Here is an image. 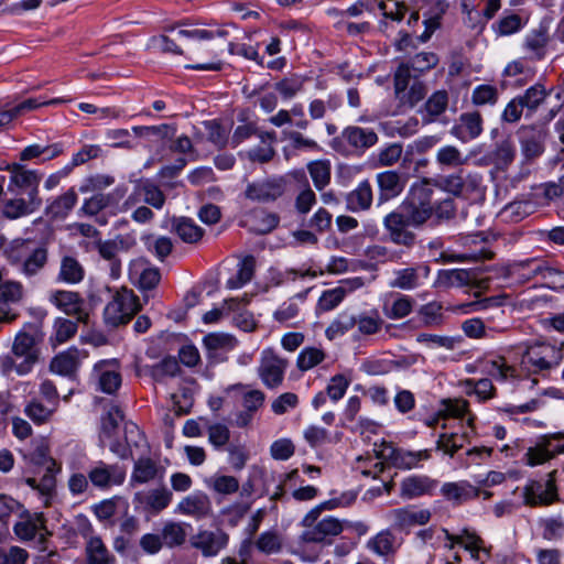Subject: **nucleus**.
I'll return each instance as SVG.
<instances>
[{"mask_svg":"<svg viewBox=\"0 0 564 564\" xmlns=\"http://www.w3.org/2000/svg\"><path fill=\"white\" fill-rule=\"evenodd\" d=\"M280 217L275 213H268L263 209H253L246 219L250 231L258 235H267L278 227Z\"/></svg>","mask_w":564,"mask_h":564,"instance_id":"obj_37","label":"nucleus"},{"mask_svg":"<svg viewBox=\"0 0 564 564\" xmlns=\"http://www.w3.org/2000/svg\"><path fill=\"white\" fill-rule=\"evenodd\" d=\"M378 140L379 137L375 129L351 124L345 127L340 134L334 137L329 145L343 156H361L376 145Z\"/></svg>","mask_w":564,"mask_h":564,"instance_id":"obj_5","label":"nucleus"},{"mask_svg":"<svg viewBox=\"0 0 564 564\" xmlns=\"http://www.w3.org/2000/svg\"><path fill=\"white\" fill-rule=\"evenodd\" d=\"M429 274L430 267L423 263L395 270L394 279L390 282V286L401 290H413L420 286L422 280L426 279Z\"/></svg>","mask_w":564,"mask_h":564,"instance_id":"obj_30","label":"nucleus"},{"mask_svg":"<svg viewBox=\"0 0 564 564\" xmlns=\"http://www.w3.org/2000/svg\"><path fill=\"white\" fill-rule=\"evenodd\" d=\"M431 511L427 509H417L415 506L393 509L389 518L393 527L398 530H408L415 525H424L431 520Z\"/></svg>","mask_w":564,"mask_h":564,"instance_id":"obj_19","label":"nucleus"},{"mask_svg":"<svg viewBox=\"0 0 564 564\" xmlns=\"http://www.w3.org/2000/svg\"><path fill=\"white\" fill-rule=\"evenodd\" d=\"M124 414L118 405H111L107 413L101 417L99 432V446H107V440H112L119 429V424L123 421Z\"/></svg>","mask_w":564,"mask_h":564,"instance_id":"obj_38","label":"nucleus"},{"mask_svg":"<svg viewBox=\"0 0 564 564\" xmlns=\"http://www.w3.org/2000/svg\"><path fill=\"white\" fill-rule=\"evenodd\" d=\"M549 36L546 30L540 28L527 35L524 47L533 54L536 59H542L546 53Z\"/></svg>","mask_w":564,"mask_h":564,"instance_id":"obj_55","label":"nucleus"},{"mask_svg":"<svg viewBox=\"0 0 564 564\" xmlns=\"http://www.w3.org/2000/svg\"><path fill=\"white\" fill-rule=\"evenodd\" d=\"M285 183L282 178L253 182L247 185L245 195L250 200L261 203L274 202L284 194Z\"/></svg>","mask_w":564,"mask_h":564,"instance_id":"obj_20","label":"nucleus"},{"mask_svg":"<svg viewBox=\"0 0 564 564\" xmlns=\"http://www.w3.org/2000/svg\"><path fill=\"white\" fill-rule=\"evenodd\" d=\"M252 135H258L262 143H267L268 141L273 142L275 139V132H261L258 130L254 123H245L238 126L234 134L231 137L230 143L232 148L238 147L245 140L251 138Z\"/></svg>","mask_w":564,"mask_h":564,"instance_id":"obj_43","label":"nucleus"},{"mask_svg":"<svg viewBox=\"0 0 564 564\" xmlns=\"http://www.w3.org/2000/svg\"><path fill=\"white\" fill-rule=\"evenodd\" d=\"M316 189H324L330 182V165L326 161H315L307 166Z\"/></svg>","mask_w":564,"mask_h":564,"instance_id":"obj_60","label":"nucleus"},{"mask_svg":"<svg viewBox=\"0 0 564 564\" xmlns=\"http://www.w3.org/2000/svg\"><path fill=\"white\" fill-rule=\"evenodd\" d=\"M325 359V352L315 347L304 348L297 356L296 366L301 371H307Z\"/></svg>","mask_w":564,"mask_h":564,"instance_id":"obj_62","label":"nucleus"},{"mask_svg":"<svg viewBox=\"0 0 564 564\" xmlns=\"http://www.w3.org/2000/svg\"><path fill=\"white\" fill-rule=\"evenodd\" d=\"M88 564H111L113 557L99 536L91 538L86 546Z\"/></svg>","mask_w":564,"mask_h":564,"instance_id":"obj_53","label":"nucleus"},{"mask_svg":"<svg viewBox=\"0 0 564 564\" xmlns=\"http://www.w3.org/2000/svg\"><path fill=\"white\" fill-rule=\"evenodd\" d=\"M204 346L210 350H231L237 345V339L228 334L210 333L203 339Z\"/></svg>","mask_w":564,"mask_h":564,"instance_id":"obj_61","label":"nucleus"},{"mask_svg":"<svg viewBox=\"0 0 564 564\" xmlns=\"http://www.w3.org/2000/svg\"><path fill=\"white\" fill-rule=\"evenodd\" d=\"M78 323L64 317H57L53 325V334L50 341L53 346L61 345L73 338L78 329Z\"/></svg>","mask_w":564,"mask_h":564,"instance_id":"obj_44","label":"nucleus"},{"mask_svg":"<svg viewBox=\"0 0 564 564\" xmlns=\"http://www.w3.org/2000/svg\"><path fill=\"white\" fill-rule=\"evenodd\" d=\"M165 468L159 465L151 457L143 456L134 460L130 477L131 485H143L155 479L164 478Z\"/></svg>","mask_w":564,"mask_h":564,"instance_id":"obj_27","label":"nucleus"},{"mask_svg":"<svg viewBox=\"0 0 564 564\" xmlns=\"http://www.w3.org/2000/svg\"><path fill=\"white\" fill-rule=\"evenodd\" d=\"M372 200V187L368 180L360 182L354 191L345 196L346 209L351 213L368 210Z\"/></svg>","mask_w":564,"mask_h":564,"instance_id":"obj_35","label":"nucleus"},{"mask_svg":"<svg viewBox=\"0 0 564 564\" xmlns=\"http://www.w3.org/2000/svg\"><path fill=\"white\" fill-rule=\"evenodd\" d=\"M545 138V131L535 127H525L521 130V151L528 161L535 160L544 152Z\"/></svg>","mask_w":564,"mask_h":564,"instance_id":"obj_31","label":"nucleus"},{"mask_svg":"<svg viewBox=\"0 0 564 564\" xmlns=\"http://www.w3.org/2000/svg\"><path fill=\"white\" fill-rule=\"evenodd\" d=\"M181 368L175 357H165L160 362L153 365L150 369V376L156 382H163L166 378H173L178 375Z\"/></svg>","mask_w":564,"mask_h":564,"instance_id":"obj_54","label":"nucleus"},{"mask_svg":"<svg viewBox=\"0 0 564 564\" xmlns=\"http://www.w3.org/2000/svg\"><path fill=\"white\" fill-rule=\"evenodd\" d=\"M440 491L445 500L452 502L454 506H460L476 499L480 495V489L467 480L445 482Z\"/></svg>","mask_w":564,"mask_h":564,"instance_id":"obj_29","label":"nucleus"},{"mask_svg":"<svg viewBox=\"0 0 564 564\" xmlns=\"http://www.w3.org/2000/svg\"><path fill=\"white\" fill-rule=\"evenodd\" d=\"M48 301L64 314L75 317L77 322L88 323L89 314L85 308V300L78 292L54 290L50 293Z\"/></svg>","mask_w":564,"mask_h":564,"instance_id":"obj_12","label":"nucleus"},{"mask_svg":"<svg viewBox=\"0 0 564 564\" xmlns=\"http://www.w3.org/2000/svg\"><path fill=\"white\" fill-rule=\"evenodd\" d=\"M344 531V523L334 517H325L314 527L306 529L301 534V541L305 543H318L330 545L333 538Z\"/></svg>","mask_w":564,"mask_h":564,"instance_id":"obj_14","label":"nucleus"},{"mask_svg":"<svg viewBox=\"0 0 564 564\" xmlns=\"http://www.w3.org/2000/svg\"><path fill=\"white\" fill-rule=\"evenodd\" d=\"M442 188L457 197L478 202L485 197L486 186L482 176L477 172L458 170L456 173L444 176Z\"/></svg>","mask_w":564,"mask_h":564,"instance_id":"obj_7","label":"nucleus"},{"mask_svg":"<svg viewBox=\"0 0 564 564\" xmlns=\"http://www.w3.org/2000/svg\"><path fill=\"white\" fill-rule=\"evenodd\" d=\"M436 163L441 169H456L467 162V158L454 145H444L440 148L435 156Z\"/></svg>","mask_w":564,"mask_h":564,"instance_id":"obj_47","label":"nucleus"},{"mask_svg":"<svg viewBox=\"0 0 564 564\" xmlns=\"http://www.w3.org/2000/svg\"><path fill=\"white\" fill-rule=\"evenodd\" d=\"M187 528H191V524L175 521L165 522L161 531L164 545L170 549L182 545L186 541Z\"/></svg>","mask_w":564,"mask_h":564,"instance_id":"obj_42","label":"nucleus"},{"mask_svg":"<svg viewBox=\"0 0 564 564\" xmlns=\"http://www.w3.org/2000/svg\"><path fill=\"white\" fill-rule=\"evenodd\" d=\"M557 470L547 474L545 481L530 480L523 487V501L529 507H546L560 501L556 486Z\"/></svg>","mask_w":564,"mask_h":564,"instance_id":"obj_11","label":"nucleus"},{"mask_svg":"<svg viewBox=\"0 0 564 564\" xmlns=\"http://www.w3.org/2000/svg\"><path fill=\"white\" fill-rule=\"evenodd\" d=\"M9 171L8 192L15 196L26 193L33 207H40L42 204V199L39 197L41 175L17 163L10 166Z\"/></svg>","mask_w":564,"mask_h":564,"instance_id":"obj_10","label":"nucleus"},{"mask_svg":"<svg viewBox=\"0 0 564 564\" xmlns=\"http://www.w3.org/2000/svg\"><path fill=\"white\" fill-rule=\"evenodd\" d=\"M256 260L252 256H247L239 264L235 276L228 279L226 286L229 290L240 289L251 281L254 273Z\"/></svg>","mask_w":564,"mask_h":564,"instance_id":"obj_51","label":"nucleus"},{"mask_svg":"<svg viewBox=\"0 0 564 564\" xmlns=\"http://www.w3.org/2000/svg\"><path fill=\"white\" fill-rule=\"evenodd\" d=\"M547 96L549 91H546L544 85L535 84L529 87L522 96L518 97L522 101L523 107L532 112L539 108Z\"/></svg>","mask_w":564,"mask_h":564,"instance_id":"obj_59","label":"nucleus"},{"mask_svg":"<svg viewBox=\"0 0 564 564\" xmlns=\"http://www.w3.org/2000/svg\"><path fill=\"white\" fill-rule=\"evenodd\" d=\"M414 300L404 294H397L395 300L389 305L383 304V313L388 318L401 319L406 317L413 310Z\"/></svg>","mask_w":564,"mask_h":564,"instance_id":"obj_50","label":"nucleus"},{"mask_svg":"<svg viewBox=\"0 0 564 564\" xmlns=\"http://www.w3.org/2000/svg\"><path fill=\"white\" fill-rule=\"evenodd\" d=\"M124 441H119L116 436L112 440H107L108 447L118 458L124 460L132 457V445L138 446V441L134 436L142 438V433L138 425L132 422L124 424Z\"/></svg>","mask_w":564,"mask_h":564,"instance_id":"obj_32","label":"nucleus"},{"mask_svg":"<svg viewBox=\"0 0 564 564\" xmlns=\"http://www.w3.org/2000/svg\"><path fill=\"white\" fill-rule=\"evenodd\" d=\"M366 549L377 556L388 560L397 553V538L390 529L381 530L367 541Z\"/></svg>","mask_w":564,"mask_h":564,"instance_id":"obj_34","label":"nucleus"},{"mask_svg":"<svg viewBox=\"0 0 564 564\" xmlns=\"http://www.w3.org/2000/svg\"><path fill=\"white\" fill-rule=\"evenodd\" d=\"M86 270L82 262L72 254H64L61 258L59 270L56 281L68 285L79 284L84 281Z\"/></svg>","mask_w":564,"mask_h":564,"instance_id":"obj_33","label":"nucleus"},{"mask_svg":"<svg viewBox=\"0 0 564 564\" xmlns=\"http://www.w3.org/2000/svg\"><path fill=\"white\" fill-rule=\"evenodd\" d=\"M43 323L36 321L24 324L15 335L12 354L0 356V371L4 376L13 371L23 376L29 373L39 360V345L44 340Z\"/></svg>","mask_w":564,"mask_h":564,"instance_id":"obj_2","label":"nucleus"},{"mask_svg":"<svg viewBox=\"0 0 564 564\" xmlns=\"http://www.w3.org/2000/svg\"><path fill=\"white\" fill-rule=\"evenodd\" d=\"M173 499V494L166 487L137 492L133 502L139 503L150 514H159L166 509Z\"/></svg>","mask_w":564,"mask_h":564,"instance_id":"obj_18","label":"nucleus"},{"mask_svg":"<svg viewBox=\"0 0 564 564\" xmlns=\"http://www.w3.org/2000/svg\"><path fill=\"white\" fill-rule=\"evenodd\" d=\"M448 106V94L446 90H436L424 104V119L429 122L435 121Z\"/></svg>","mask_w":564,"mask_h":564,"instance_id":"obj_45","label":"nucleus"},{"mask_svg":"<svg viewBox=\"0 0 564 564\" xmlns=\"http://www.w3.org/2000/svg\"><path fill=\"white\" fill-rule=\"evenodd\" d=\"M56 408L50 404H43L37 400L31 401L24 410V413L36 424H43L50 420Z\"/></svg>","mask_w":564,"mask_h":564,"instance_id":"obj_63","label":"nucleus"},{"mask_svg":"<svg viewBox=\"0 0 564 564\" xmlns=\"http://www.w3.org/2000/svg\"><path fill=\"white\" fill-rule=\"evenodd\" d=\"M438 64L433 52H421L401 62L393 75V87L399 93L406 89L411 79H416Z\"/></svg>","mask_w":564,"mask_h":564,"instance_id":"obj_8","label":"nucleus"},{"mask_svg":"<svg viewBox=\"0 0 564 564\" xmlns=\"http://www.w3.org/2000/svg\"><path fill=\"white\" fill-rule=\"evenodd\" d=\"M210 511L212 502L208 496L202 491H196L184 497L177 503L174 512L195 519H203L206 518Z\"/></svg>","mask_w":564,"mask_h":564,"instance_id":"obj_26","label":"nucleus"},{"mask_svg":"<svg viewBox=\"0 0 564 564\" xmlns=\"http://www.w3.org/2000/svg\"><path fill=\"white\" fill-rule=\"evenodd\" d=\"M563 358V345L535 340L525 345L521 355V366L531 373L543 375L558 367Z\"/></svg>","mask_w":564,"mask_h":564,"instance_id":"obj_4","label":"nucleus"},{"mask_svg":"<svg viewBox=\"0 0 564 564\" xmlns=\"http://www.w3.org/2000/svg\"><path fill=\"white\" fill-rule=\"evenodd\" d=\"M21 520L14 524V533L22 540H33L36 533L44 527V517L30 514L24 508L20 511Z\"/></svg>","mask_w":564,"mask_h":564,"instance_id":"obj_39","label":"nucleus"},{"mask_svg":"<svg viewBox=\"0 0 564 564\" xmlns=\"http://www.w3.org/2000/svg\"><path fill=\"white\" fill-rule=\"evenodd\" d=\"M94 371L98 378L100 391L113 394L120 388L122 378L116 359L99 361L95 365Z\"/></svg>","mask_w":564,"mask_h":564,"instance_id":"obj_23","label":"nucleus"},{"mask_svg":"<svg viewBox=\"0 0 564 564\" xmlns=\"http://www.w3.org/2000/svg\"><path fill=\"white\" fill-rule=\"evenodd\" d=\"M254 545L260 553L264 555H272L282 551L283 541L281 534L278 531L268 530L262 532L257 538Z\"/></svg>","mask_w":564,"mask_h":564,"instance_id":"obj_49","label":"nucleus"},{"mask_svg":"<svg viewBox=\"0 0 564 564\" xmlns=\"http://www.w3.org/2000/svg\"><path fill=\"white\" fill-rule=\"evenodd\" d=\"M378 310H371L369 313H361L355 316V326L361 335L370 336L379 333L383 325Z\"/></svg>","mask_w":564,"mask_h":564,"instance_id":"obj_48","label":"nucleus"},{"mask_svg":"<svg viewBox=\"0 0 564 564\" xmlns=\"http://www.w3.org/2000/svg\"><path fill=\"white\" fill-rule=\"evenodd\" d=\"M381 449L375 451L377 458L390 462L394 467L400 469H411L419 465L421 460L431 457L430 451L411 452L402 448H395L391 444L382 443Z\"/></svg>","mask_w":564,"mask_h":564,"instance_id":"obj_13","label":"nucleus"},{"mask_svg":"<svg viewBox=\"0 0 564 564\" xmlns=\"http://www.w3.org/2000/svg\"><path fill=\"white\" fill-rule=\"evenodd\" d=\"M355 327V315L343 313L335 318L325 330L329 340L343 337Z\"/></svg>","mask_w":564,"mask_h":564,"instance_id":"obj_58","label":"nucleus"},{"mask_svg":"<svg viewBox=\"0 0 564 564\" xmlns=\"http://www.w3.org/2000/svg\"><path fill=\"white\" fill-rule=\"evenodd\" d=\"M482 132V117L478 111L463 112L451 128L449 133L459 141L467 143Z\"/></svg>","mask_w":564,"mask_h":564,"instance_id":"obj_17","label":"nucleus"},{"mask_svg":"<svg viewBox=\"0 0 564 564\" xmlns=\"http://www.w3.org/2000/svg\"><path fill=\"white\" fill-rule=\"evenodd\" d=\"M87 470L91 487L100 491L121 486L127 477L124 465L108 464L101 459L91 462Z\"/></svg>","mask_w":564,"mask_h":564,"instance_id":"obj_9","label":"nucleus"},{"mask_svg":"<svg viewBox=\"0 0 564 564\" xmlns=\"http://www.w3.org/2000/svg\"><path fill=\"white\" fill-rule=\"evenodd\" d=\"M229 542V535L221 529L202 530L192 536L191 544L205 557L216 556Z\"/></svg>","mask_w":564,"mask_h":564,"instance_id":"obj_15","label":"nucleus"},{"mask_svg":"<svg viewBox=\"0 0 564 564\" xmlns=\"http://www.w3.org/2000/svg\"><path fill=\"white\" fill-rule=\"evenodd\" d=\"M376 181L379 188L378 206L399 196L405 186L402 175L392 170L378 173Z\"/></svg>","mask_w":564,"mask_h":564,"instance_id":"obj_25","label":"nucleus"},{"mask_svg":"<svg viewBox=\"0 0 564 564\" xmlns=\"http://www.w3.org/2000/svg\"><path fill=\"white\" fill-rule=\"evenodd\" d=\"M129 246L126 239L118 237L113 240L99 241L97 251L99 256L109 262L110 278L117 280L121 275V260L118 257L119 251L128 250Z\"/></svg>","mask_w":564,"mask_h":564,"instance_id":"obj_28","label":"nucleus"},{"mask_svg":"<svg viewBox=\"0 0 564 564\" xmlns=\"http://www.w3.org/2000/svg\"><path fill=\"white\" fill-rule=\"evenodd\" d=\"M394 94L402 105H406L412 108L424 99L427 94V88L422 80L416 78L413 79L412 85L406 89L399 93L394 89Z\"/></svg>","mask_w":564,"mask_h":564,"instance_id":"obj_52","label":"nucleus"},{"mask_svg":"<svg viewBox=\"0 0 564 564\" xmlns=\"http://www.w3.org/2000/svg\"><path fill=\"white\" fill-rule=\"evenodd\" d=\"M516 156V149L512 143L508 140L502 141L497 148L490 153L489 158L495 166L505 171L513 162Z\"/></svg>","mask_w":564,"mask_h":564,"instance_id":"obj_56","label":"nucleus"},{"mask_svg":"<svg viewBox=\"0 0 564 564\" xmlns=\"http://www.w3.org/2000/svg\"><path fill=\"white\" fill-rule=\"evenodd\" d=\"M296 177L303 183L304 188L296 195L294 207L299 215L304 216L307 215L316 204V195L311 188L307 177L303 172L297 173Z\"/></svg>","mask_w":564,"mask_h":564,"instance_id":"obj_46","label":"nucleus"},{"mask_svg":"<svg viewBox=\"0 0 564 564\" xmlns=\"http://www.w3.org/2000/svg\"><path fill=\"white\" fill-rule=\"evenodd\" d=\"M78 365V349L72 348L56 355L50 364V369L62 376H73Z\"/></svg>","mask_w":564,"mask_h":564,"instance_id":"obj_41","label":"nucleus"},{"mask_svg":"<svg viewBox=\"0 0 564 564\" xmlns=\"http://www.w3.org/2000/svg\"><path fill=\"white\" fill-rule=\"evenodd\" d=\"M4 258L21 274L33 278L40 274L47 264L48 250L26 239H13L4 249Z\"/></svg>","mask_w":564,"mask_h":564,"instance_id":"obj_3","label":"nucleus"},{"mask_svg":"<svg viewBox=\"0 0 564 564\" xmlns=\"http://www.w3.org/2000/svg\"><path fill=\"white\" fill-rule=\"evenodd\" d=\"M288 361L272 351H264L258 372L263 384L269 389L279 387L284 379Z\"/></svg>","mask_w":564,"mask_h":564,"instance_id":"obj_16","label":"nucleus"},{"mask_svg":"<svg viewBox=\"0 0 564 564\" xmlns=\"http://www.w3.org/2000/svg\"><path fill=\"white\" fill-rule=\"evenodd\" d=\"M510 268L513 274H518L524 281H530L539 275L550 278L561 273L560 270L550 267L545 260L539 258L514 261Z\"/></svg>","mask_w":564,"mask_h":564,"instance_id":"obj_22","label":"nucleus"},{"mask_svg":"<svg viewBox=\"0 0 564 564\" xmlns=\"http://www.w3.org/2000/svg\"><path fill=\"white\" fill-rule=\"evenodd\" d=\"M438 282L446 288L470 285L477 289H486L489 280L479 279L475 270L452 269L441 270L438 273Z\"/></svg>","mask_w":564,"mask_h":564,"instance_id":"obj_21","label":"nucleus"},{"mask_svg":"<svg viewBox=\"0 0 564 564\" xmlns=\"http://www.w3.org/2000/svg\"><path fill=\"white\" fill-rule=\"evenodd\" d=\"M77 192L74 187H70L47 204L45 215L52 219H65L77 204Z\"/></svg>","mask_w":564,"mask_h":564,"instance_id":"obj_36","label":"nucleus"},{"mask_svg":"<svg viewBox=\"0 0 564 564\" xmlns=\"http://www.w3.org/2000/svg\"><path fill=\"white\" fill-rule=\"evenodd\" d=\"M37 208L39 207H33L30 199L26 202L23 198H12L3 203L2 215L8 219H18L30 215Z\"/></svg>","mask_w":564,"mask_h":564,"instance_id":"obj_57","label":"nucleus"},{"mask_svg":"<svg viewBox=\"0 0 564 564\" xmlns=\"http://www.w3.org/2000/svg\"><path fill=\"white\" fill-rule=\"evenodd\" d=\"M304 80L296 75L285 77L274 84V89L288 100L295 97L303 89Z\"/></svg>","mask_w":564,"mask_h":564,"instance_id":"obj_64","label":"nucleus"},{"mask_svg":"<svg viewBox=\"0 0 564 564\" xmlns=\"http://www.w3.org/2000/svg\"><path fill=\"white\" fill-rule=\"evenodd\" d=\"M172 230L186 243H196L204 235L203 228L187 217H174L172 220Z\"/></svg>","mask_w":564,"mask_h":564,"instance_id":"obj_40","label":"nucleus"},{"mask_svg":"<svg viewBox=\"0 0 564 564\" xmlns=\"http://www.w3.org/2000/svg\"><path fill=\"white\" fill-rule=\"evenodd\" d=\"M433 215L430 195L406 197L397 208L383 218V227L389 239L399 246L412 248L416 243L415 229H420Z\"/></svg>","mask_w":564,"mask_h":564,"instance_id":"obj_1","label":"nucleus"},{"mask_svg":"<svg viewBox=\"0 0 564 564\" xmlns=\"http://www.w3.org/2000/svg\"><path fill=\"white\" fill-rule=\"evenodd\" d=\"M140 310L139 297L132 290L126 286L113 289L111 300L104 310V322L107 326L119 327L128 324Z\"/></svg>","mask_w":564,"mask_h":564,"instance_id":"obj_6","label":"nucleus"},{"mask_svg":"<svg viewBox=\"0 0 564 564\" xmlns=\"http://www.w3.org/2000/svg\"><path fill=\"white\" fill-rule=\"evenodd\" d=\"M437 487V479L426 475H413L401 481L400 496L405 499H414L424 495L433 496Z\"/></svg>","mask_w":564,"mask_h":564,"instance_id":"obj_24","label":"nucleus"}]
</instances>
